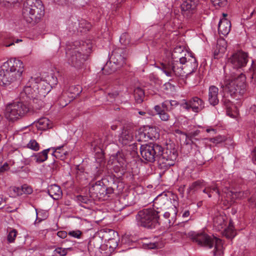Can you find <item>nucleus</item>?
<instances>
[{"mask_svg":"<svg viewBox=\"0 0 256 256\" xmlns=\"http://www.w3.org/2000/svg\"><path fill=\"white\" fill-rule=\"evenodd\" d=\"M140 152L146 162H153L157 160L159 168L164 170L174 164L178 156L175 148H167L164 152L163 148L157 144L141 145Z\"/></svg>","mask_w":256,"mask_h":256,"instance_id":"nucleus-1","label":"nucleus"},{"mask_svg":"<svg viewBox=\"0 0 256 256\" xmlns=\"http://www.w3.org/2000/svg\"><path fill=\"white\" fill-rule=\"evenodd\" d=\"M50 91L49 84L45 81L42 80L39 77H31L24 87L23 92L20 95L23 97L26 96V98L32 101L29 103L30 108L39 109L44 106L41 98L45 97Z\"/></svg>","mask_w":256,"mask_h":256,"instance_id":"nucleus-2","label":"nucleus"},{"mask_svg":"<svg viewBox=\"0 0 256 256\" xmlns=\"http://www.w3.org/2000/svg\"><path fill=\"white\" fill-rule=\"evenodd\" d=\"M24 70L22 62L12 58L4 63L0 70V85L7 86L20 80Z\"/></svg>","mask_w":256,"mask_h":256,"instance_id":"nucleus-3","label":"nucleus"},{"mask_svg":"<svg viewBox=\"0 0 256 256\" xmlns=\"http://www.w3.org/2000/svg\"><path fill=\"white\" fill-rule=\"evenodd\" d=\"M191 55L180 46H176L172 53V58L168 62L161 64L160 68L168 76H172L174 73L173 70L182 66L186 62V58Z\"/></svg>","mask_w":256,"mask_h":256,"instance_id":"nucleus-4","label":"nucleus"},{"mask_svg":"<svg viewBox=\"0 0 256 256\" xmlns=\"http://www.w3.org/2000/svg\"><path fill=\"white\" fill-rule=\"evenodd\" d=\"M188 236L199 246L208 248L214 246V256H220L223 254V244L222 240L214 236H209L205 232L196 233L190 232L188 234Z\"/></svg>","mask_w":256,"mask_h":256,"instance_id":"nucleus-5","label":"nucleus"},{"mask_svg":"<svg viewBox=\"0 0 256 256\" xmlns=\"http://www.w3.org/2000/svg\"><path fill=\"white\" fill-rule=\"evenodd\" d=\"M24 18L28 23L34 24L44 15V8L40 0H26L22 10Z\"/></svg>","mask_w":256,"mask_h":256,"instance_id":"nucleus-6","label":"nucleus"},{"mask_svg":"<svg viewBox=\"0 0 256 256\" xmlns=\"http://www.w3.org/2000/svg\"><path fill=\"white\" fill-rule=\"evenodd\" d=\"M246 80L245 75L242 74L236 75L232 72L229 76L226 73L224 84H221V88L227 90L231 96L235 94L242 95L246 90Z\"/></svg>","mask_w":256,"mask_h":256,"instance_id":"nucleus-7","label":"nucleus"},{"mask_svg":"<svg viewBox=\"0 0 256 256\" xmlns=\"http://www.w3.org/2000/svg\"><path fill=\"white\" fill-rule=\"evenodd\" d=\"M160 211L154 208H146L139 211L136 218L138 226L148 228H156L158 223Z\"/></svg>","mask_w":256,"mask_h":256,"instance_id":"nucleus-8","label":"nucleus"},{"mask_svg":"<svg viewBox=\"0 0 256 256\" xmlns=\"http://www.w3.org/2000/svg\"><path fill=\"white\" fill-rule=\"evenodd\" d=\"M30 110V107L27 102H14L6 105L4 116L8 120L14 122L23 116Z\"/></svg>","mask_w":256,"mask_h":256,"instance_id":"nucleus-9","label":"nucleus"},{"mask_svg":"<svg viewBox=\"0 0 256 256\" xmlns=\"http://www.w3.org/2000/svg\"><path fill=\"white\" fill-rule=\"evenodd\" d=\"M66 54L68 63L76 68L81 66L87 58V56L82 54L80 47L68 48Z\"/></svg>","mask_w":256,"mask_h":256,"instance_id":"nucleus-10","label":"nucleus"},{"mask_svg":"<svg viewBox=\"0 0 256 256\" xmlns=\"http://www.w3.org/2000/svg\"><path fill=\"white\" fill-rule=\"evenodd\" d=\"M198 63L192 54L186 58V62L182 66L177 68L172 71L174 72V75L178 76H184L193 73L196 69Z\"/></svg>","mask_w":256,"mask_h":256,"instance_id":"nucleus-11","label":"nucleus"},{"mask_svg":"<svg viewBox=\"0 0 256 256\" xmlns=\"http://www.w3.org/2000/svg\"><path fill=\"white\" fill-rule=\"evenodd\" d=\"M160 134L155 127L148 126H144L140 128L137 134L136 138L138 141L146 142L148 140H156L159 138Z\"/></svg>","mask_w":256,"mask_h":256,"instance_id":"nucleus-12","label":"nucleus"},{"mask_svg":"<svg viewBox=\"0 0 256 256\" xmlns=\"http://www.w3.org/2000/svg\"><path fill=\"white\" fill-rule=\"evenodd\" d=\"M180 105L182 108L188 111L192 109L194 112L198 113L204 108V102L200 98L195 96L188 101L183 100Z\"/></svg>","mask_w":256,"mask_h":256,"instance_id":"nucleus-13","label":"nucleus"},{"mask_svg":"<svg viewBox=\"0 0 256 256\" xmlns=\"http://www.w3.org/2000/svg\"><path fill=\"white\" fill-rule=\"evenodd\" d=\"M248 54L243 52L234 54L228 59V62L234 68L238 69L244 67L248 62Z\"/></svg>","mask_w":256,"mask_h":256,"instance_id":"nucleus-14","label":"nucleus"},{"mask_svg":"<svg viewBox=\"0 0 256 256\" xmlns=\"http://www.w3.org/2000/svg\"><path fill=\"white\" fill-rule=\"evenodd\" d=\"M170 198L165 193H162L156 196L153 201L154 208L156 211L165 210L170 206Z\"/></svg>","mask_w":256,"mask_h":256,"instance_id":"nucleus-15","label":"nucleus"},{"mask_svg":"<svg viewBox=\"0 0 256 256\" xmlns=\"http://www.w3.org/2000/svg\"><path fill=\"white\" fill-rule=\"evenodd\" d=\"M126 56L124 50L122 48H116L110 57V62L114 64L116 68L112 70L110 73L114 72L116 68L122 66L125 64Z\"/></svg>","mask_w":256,"mask_h":256,"instance_id":"nucleus-16","label":"nucleus"},{"mask_svg":"<svg viewBox=\"0 0 256 256\" xmlns=\"http://www.w3.org/2000/svg\"><path fill=\"white\" fill-rule=\"evenodd\" d=\"M68 28L70 32H75L76 30L82 32V30L86 29L84 30H88L90 28L89 24H86V22L84 20H79L74 18H70L68 23Z\"/></svg>","mask_w":256,"mask_h":256,"instance_id":"nucleus-17","label":"nucleus"},{"mask_svg":"<svg viewBox=\"0 0 256 256\" xmlns=\"http://www.w3.org/2000/svg\"><path fill=\"white\" fill-rule=\"evenodd\" d=\"M198 0H185L181 5L182 11L186 14L194 13L198 4Z\"/></svg>","mask_w":256,"mask_h":256,"instance_id":"nucleus-18","label":"nucleus"},{"mask_svg":"<svg viewBox=\"0 0 256 256\" xmlns=\"http://www.w3.org/2000/svg\"><path fill=\"white\" fill-rule=\"evenodd\" d=\"M214 192H216L218 194V200L222 201L223 200V194H221L220 190L218 184L212 182L210 186H206L203 190V192L207 194L210 198L212 197L211 194Z\"/></svg>","mask_w":256,"mask_h":256,"instance_id":"nucleus-19","label":"nucleus"},{"mask_svg":"<svg viewBox=\"0 0 256 256\" xmlns=\"http://www.w3.org/2000/svg\"><path fill=\"white\" fill-rule=\"evenodd\" d=\"M218 89L214 86H211L208 90V100L210 104L215 106L219 102L218 97Z\"/></svg>","mask_w":256,"mask_h":256,"instance_id":"nucleus-20","label":"nucleus"},{"mask_svg":"<svg viewBox=\"0 0 256 256\" xmlns=\"http://www.w3.org/2000/svg\"><path fill=\"white\" fill-rule=\"evenodd\" d=\"M106 190V188L102 180L97 181L92 184L89 190L90 192L95 194L96 196L98 194H104Z\"/></svg>","mask_w":256,"mask_h":256,"instance_id":"nucleus-21","label":"nucleus"},{"mask_svg":"<svg viewBox=\"0 0 256 256\" xmlns=\"http://www.w3.org/2000/svg\"><path fill=\"white\" fill-rule=\"evenodd\" d=\"M230 22L226 19L220 20L218 24V30L219 34L227 35L230 30Z\"/></svg>","mask_w":256,"mask_h":256,"instance_id":"nucleus-22","label":"nucleus"},{"mask_svg":"<svg viewBox=\"0 0 256 256\" xmlns=\"http://www.w3.org/2000/svg\"><path fill=\"white\" fill-rule=\"evenodd\" d=\"M49 195L54 200L60 199L62 196V191L60 188L56 184H53L48 188Z\"/></svg>","mask_w":256,"mask_h":256,"instance_id":"nucleus-23","label":"nucleus"},{"mask_svg":"<svg viewBox=\"0 0 256 256\" xmlns=\"http://www.w3.org/2000/svg\"><path fill=\"white\" fill-rule=\"evenodd\" d=\"M114 166L113 170L116 173H120V174H123L125 171L126 161L122 158H119L114 162Z\"/></svg>","mask_w":256,"mask_h":256,"instance_id":"nucleus-24","label":"nucleus"},{"mask_svg":"<svg viewBox=\"0 0 256 256\" xmlns=\"http://www.w3.org/2000/svg\"><path fill=\"white\" fill-rule=\"evenodd\" d=\"M50 150V148H48L32 156V160H33L36 163H41L44 162L48 158V154Z\"/></svg>","mask_w":256,"mask_h":256,"instance_id":"nucleus-25","label":"nucleus"},{"mask_svg":"<svg viewBox=\"0 0 256 256\" xmlns=\"http://www.w3.org/2000/svg\"><path fill=\"white\" fill-rule=\"evenodd\" d=\"M133 136L128 130H124L119 137V142L123 145H126L132 141Z\"/></svg>","mask_w":256,"mask_h":256,"instance_id":"nucleus-26","label":"nucleus"},{"mask_svg":"<svg viewBox=\"0 0 256 256\" xmlns=\"http://www.w3.org/2000/svg\"><path fill=\"white\" fill-rule=\"evenodd\" d=\"M214 226L218 230L224 228L225 216L221 214H217L213 218Z\"/></svg>","mask_w":256,"mask_h":256,"instance_id":"nucleus-27","label":"nucleus"},{"mask_svg":"<svg viewBox=\"0 0 256 256\" xmlns=\"http://www.w3.org/2000/svg\"><path fill=\"white\" fill-rule=\"evenodd\" d=\"M63 147L64 146H62L56 148H52L53 150L52 155L56 158L64 160L66 158V155L68 153L67 151L64 150L62 149Z\"/></svg>","mask_w":256,"mask_h":256,"instance_id":"nucleus-28","label":"nucleus"},{"mask_svg":"<svg viewBox=\"0 0 256 256\" xmlns=\"http://www.w3.org/2000/svg\"><path fill=\"white\" fill-rule=\"evenodd\" d=\"M205 186L204 180H198L192 182L187 190V192L189 194L194 193L199 188Z\"/></svg>","mask_w":256,"mask_h":256,"instance_id":"nucleus-29","label":"nucleus"},{"mask_svg":"<svg viewBox=\"0 0 256 256\" xmlns=\"http://www.w3.org/2000/svg\"><path fill=\"white\" fill-rule=\"evenodd\" d=\"M221 194H223V200L228 202L234 200L235 199V192L228 190L225 188L221 191Z\"/></svg>","mask_w":256,"mask_h":256,"instance_id":"nucleus-30","label":"nucleus"},{"mask_svg":"<svg viewBox=\"0 0 256 256\" xmlns=\"http://www.w3.org/2000/svg\"><path fill=\"white\" fill-rule=\"evenodd\" d=\"M224 234L228 238H233L236 236V232L231 221L230 222L228 226L224 228Z\"/></svg>","mask_w":256,"mask_h":256,"instance_id":"nucleus-31","label":"nucleus"},{"mask_svg":"<svg viewBox=\"0 0 256 256\" xmlns=\"http://www.w3.org/2000/svg\"><path fill=\"white\" fill-rule=\"evenodd\" d=\"M134 94L136 102L138 103H141L143 101L144 96V90L140 88H136L134 91Z\"/></svg>","mask_w":256,"mask_h":256,"instance_id":"nucleus-32","label":"nucleus"},{"mask_svg":"<svg viewBox=\"0 0 256 256\" xmlns=\"http://www.w3.org/2000/svg\"><path fill=\"white\" fill-rule=\"evenodd\" d=\"M49 120L46 118H42L38 120L36 122L37 128L41 130H46L50 128Z\"/></svg>","mask_w":256,"mask_h":256,"instance_id":"nucleus-33","label":"nucleus"},{"mask_svg":"<svg viewBox=\"0 0 256 256\" xmlns=\"http://www.w3.org/2000/svg\"><path fill=\"white\" fill-rule=\"evenodd\" d=\"M148 248L154 249L160 248L164 246V243L160 240V238H156V240H154L147 244Z\"/></svg>","mask_w":256,"mask_h":256,"instance_id":"nucleus-34","label":"nucleus"},{"mask_svg":"<svg viewBox=\"0 0 256 256\" xmlns=\"http://www.w3.org/2000/svg\"><path fill=\"white\" fill-rule=\"evenodd\" d=\"M100 241H102V240L100 238H94L90 240L88 245V250L91 252V249H92V246H94L96 249H99L101 246Z\"/></svg>","mask_w":256,"mask_h":256,"instance_id":"nucleus-35","label":"nucleus"},{"mask_svg":"<svg viewBox=\"0 0 256 256\" xmlns=\"http://www.w3.org/2000/svg\"><path fill=\"white\" fill-rule=\"evenodd\" d=\"M176 214L174 213L171 216L168 212H166L164 214V218L167 220L166 222L168 223L170 226H172L174 224L176 220Z\"/></svg>","mask_w":256,"mask_h":256,"instance_id":"nucleus-36","label":"nucleus"},{"mask_svg":"<svg viewBox=\"0 0 256 256\" xmlns=\"http://www.w3.org/2000/svg\"><path fill=\"white\" fill-rule=\"evenodd\" d=\"M69 92L70 93L73 94L72 97L76 98L81 93L82 88L80 86H72L69 88Z\"/></svg>","mask_w":256,"mask_h":256,"instance_id":"nucleus-37","label":"nucleus"},{"mask_svg":"<svg viewBox=\"0 0 256 256\" xmlns=\"http://www.w3.org/2000/svg\"><path fill=\"white\" fill-rule=\"evenodd\" d=\"M120 42L122 44L126 46L130 44V37L128 33H123L120 36Z\"/></svg>","mask_w":256,"mask_h":256,"instance_id":"nucleus-38","label":"nucleus"},{"mask_svg":"<svg viewBox=\"0 0 256 256\" xmlns=\"http://www.w3.org/2000/svg\"><path fill=\"white\" fill-rule=\"evenodd\" d=\"M10 190L11 192L12 196L16 197L22 195L23 194L24 190L22 187L13 186L10 188Z\"/></svg>","mask_w":256,"mask_h":256,"instance_id":"nucleus-39","label":"nucleus"},{"mask_svg":"<svg viewBox=\"0 0 256 256\" xmlns=\"http://www.w3.org/2000/svg\"><path fill=\"white\" fill-rule=\"evenodd\" d=\"M46 80H41L42 81L46 82L49 84V88H50V86L52 84H56L57 79L56 76H54L52 73L48 75L46 78Z\"/></svg>","mask_w":256,"mask_h":256,"instance_id":"nucleus-40","label":"nucleus"},{"mask_svg":"<svg viewBox=\"0 0 256 256\" xmlns=\"http://www.w3.org/2000/svg\"><path fill=\"white\" fill-rule=\"evenodd\" d=\"M27 147L34 151H38L40 149V145L34 140H31L27 144Z\"/></svg>","mask_w":256,"mask_h":256,"instance_id":"nucleus-41","label":"nucleus"},{"mask_svg":"<svg viewBox=\"0 0 256 256\" xmlns=\"http://www.w3.org/2000/svg\"><path fill=\"white\" fill-rule=\"evenodd\" d=\"M71 250V248H58L54 251L53 255H58L62 256H66L68 253V250Z\"/></svg>","mask_w":256,"mask_h":256,"instance_id":"nucleus-42","label":"nucleus"},{"mask_svg":"<svg viewBox=\"0 0 256 256\" xmlns=\"http://www.w3.org/2000/svg\"><path fill=\"white\" fill-rule=\"evenodd\" d=\"M17 235V232L16 230H10L8 236V240L10 243L13 242Z\"/></svg>","mask_w":256,"mask_h":256,"instance_id":"nucleus-43","label":"nucleus"},{"mask_svg":"<svg viewBox=\"0 0 256 256\" xmlns=\"http://www.w3.org/2000/svg\"><path fill=\"white\" fill-rule=\"evenodd\" d=\"M250 194L248 190L246 192H235L234 196L235 199L237 198H246Z\"/></svg>","mask_w":256,"mask_h":256,"instance_id":"nucleus-44","label":"nucleus"},{"mask_svg":"<svg viewBox=\"0 0 256 256\" xmlns=\"http://www.w3.org/2000/svg\"><path fill=\"white\" fill-rule=\"evenodd\" d=\"M118 246V242L114 238L110 239L106 244V246H108L110 248L114 250Z\"/></svg>","mask_w":256,"mask_h":256,"instance_id":"nucleus-45","label":"nucleus"},{"mask_svg":"<svg viewBox=\"0 0 256 256\" xmlns=\"http://www.w3.org/2000/svg\"><path fill=\"white\" fill-rule=\"evenodd\" d=\"M248 204L252 208H254L256 206V194H252L251 197L248 198Z\"/></svg>","mask_w":256,"mask_h":256,"instance_id":"nucleus-46","label":"nucleus"},{"mask_svg":"<svg viewBox=\"0 0 256 256\" xmlns=\"http://www.w3.org/2000/svg\"><path fill=\"white\" fill-rule=\"evenodd\" d=\"M82 234V232L79 230H72L68 232L70 236L77 238H80Z\"/></svg>","mask_w":256,"mask_h":256,"instance_id":"nucleus-47","label":"nucleus"},{"mask_svg":"<svg viewBox=\"0 0 256 256\" xmlns=\"http://www.w3.org/2000/svg\"><path fill=\"white\" fill-rule=\"evenodd\" d=\"M226 0H210V2L214 6H224Z\"/></svg>","mask_w":256,"mask_h":256,"instance_id":"nucleus-48","label":"nucleus"},{"mask_svg":"<svg viewBox=\"0 0 256 256\" xmlns=\"http://www.w3.org/2000/svg\"><path fill=\"white\" fill-rule=\"evenodd\" d=\"M22 0H0V2L4 3V4L6 5V3L10 4V6L20 2Z\"/></svg>","mask_w":256,"mask_h":256,"instance_id":"nucleus-49","label":"nucleus"},{"mask_svg":"<svg viewBox=\"0 0 256 256\" xmlns=\"http://www.w3.org/2000/svg\"><path fill=\"white\" fill-rule=\"evenodd\" d=\"M159 116L160 118L164 121H167L170 118V116L165 111H164L162 113H160Z\"/></svg>","mask_w":256,"mask_h":256,"instance_id":"nucleus-50","label":"nucleus"},{"mask_svg":"<svg viewBox=\"0 0 256 256\" xmlns=\"http://www.w3.org/2000/svg\"><path fill=\"white\" fill-rule=\"evenodd\" d=\"M224 137H222L220 136H218L215 138H212L211 142H213L220 143L224 140Z\"/></svg>","mask_w":256,"mask_h":256,"instance_id":"nucleus-51","label":"nucleus"},{"mask_svg":"<svg viewBox=\"0 0 256 256\" xmlns=\"http://www.w3.org/2000/svg\"><path fill=\"white\" fill-rule=\"evenodd\" d=\"M169 100H166L162 103V108L166 110L170 111L172 110V108L169 106Z\"/></svg>","mask_w":256,"mask_h":256,"instance_id":"nucleus-52","label":"nucleus"},{"mask_svg":"<svg viewBox=\"0 0 256 256\" xmlns=\"http://www.w3.org/2000/svg\"><path fill=\"white\" fill-rule=\"evenodd\" d=\"M22 188L24 190L23 193L26 194H31L32 192V189L26 185H24L22 186Z\"/></svg>","mask_w":256,"mask_h":256,"instance_id":"nucleus-53","label":"nucleus"},{"mask_svg":"<svg viewBox=\"0 0 256 256\" xmlns=\"http://www.w3.org/2000/svg\"><path fill=\"white\" fill-rule=\"evenodd\" d=\"M70 0H54V2L59 5H65L69 3Z\"/></svg>","mask_w":256,"mask_h":256,"instance_id":"nucleus-54","label":"nucleus"},{"mask_svg":"<svg viewBox=\"0 0 256 256\" xmlns=\"http://www.w3.org/2000/svg\"><path fill=\"white\" fill-rule=\"evenodd\" d=\"M249 70L253 72L252 76L256 74V63L252 61L250 68Z\"/></svg>","mask_w":256,"mask_h":256,"instance_id":"nucleus-55","label":"nucleus"},{"mask_svg":"<svg viewBox=\"0 0 256 256\" xmlns=\"http://www.w3.org/2000/svg\"><path fill=\"white\" fill-rule=\"evenodd\" d=\"M57 236L62 238H64L67 236V233L66 231H59L57 232Z\"/></svg>","mask_w":256,"mask_h":256,"instance_id":"nucleus-56","label":"nucleus"},{"mask_svg":"<svg viewBox=\"0 0 256 256\" xmlns=\"http://www.w3.org/2000/svg\"><path fill=\"white\" fill-rule=\"evenodd\" d=\"M169 104L170 108L172 110L174 107L176 106L179 104L178 102L176 100H169Z\"/></svg>","mask_w":256,"mask_h":256,"instance_id":"nucleus-57","label":"nucleus"},{"mask_svg":"<svg viewBox=\"0 0 256 256\" xmlns=\"http://www.w3.org/2000/svg\"><path fill=\"white\" fill-rule=\"evenodd\" d=\"M154 110L156 111L158 114H160V113H162L164 111L162 109V108L158 105H156L154 106Z\"/></svg>","mask_w":256,"mask_h":256,"instance_id":"nucleus-58","label":"nucleus"},{"mask_svg":"<svg viewBox=\"0 0 256 256\" xmlns=\"http://www.w3.org/2000/svg\"><path fill=\"white\" fill-rule=\"evenodd\" d=\"M78 200H80L84 203H86L87 201L88 200V198L86 196H78Z\"/></svg>","mask_w":256,"mask_h":256,"instance_id":"nucleus-59","label":"nucleus"},{"mask_svg":"<svg viewBox=\"0 0 256 256\" xmlns=\"http://www.w3.org/2000/svg\"><path fill=\"white\" fill-rule=\"evenodd\" d=\"M8 169V164L5 163L0 168V170L1 172H4Z\"/></svg>","mask_w":256,"mask_h":256,"instance_id":"nucleus-60","label":"nucleus"},{"mask_svg":"<svg viewBox=\"0 0 256 256\" xmlns=\"http://www.w3.org/2000/svg\"><path fill=\"white\" fill-rule=\"evenodd\" d=\"M22 40H20V39H16L15 41H14L13 42L9 44H6V46H12L14 44V42H16V43H18L19 42H22Z\"/></svg>","mask_w":256,"mask_h":256,"instance_id":"nucleus-61","label":"nucleus"},{"mask_svg":"<svg viewBox=\"0 0 256 256\" xmlns=\"http://www.w3.org/2000/svg\"><path fill=\"white\" fill-rule=\"evenodd\" d=\"M190 216V212L188 210H186L182 214L183 218H187Z\"/></svg>","mask_w":256,"mask_h":256,"instance_id":"nucleus-62","label":"nucleus"},{"mask_svg":"<svg viewBox=\"0 0 256 256\" xmlns=\"http://www.w3.org/2000/svg\"><path fill=\"white\" fill-rule=\"evenodd\" d=\"M118 95L117 94L114 93H109L108 94V97L112 98H114Z\"/></svg>","mask_w":256,"mask_h":256,"instance_id":"nucleus-63","label":"nucleus"},{"mask_svg":"<svg viewBox=\"0 0 256 256\" xmlns=\"http://www.w3.org/2000/svg\"><path fill=\"white\" fill-rule=\"evenodd\" d=\"M206 132H214V134H216V130L215 129L213 128H208L206 130Z\"/></svg>","mask_w":256,"mask_h":256,"instance_id":"nucleus-64","label":"nucleus"}]
</instances>
